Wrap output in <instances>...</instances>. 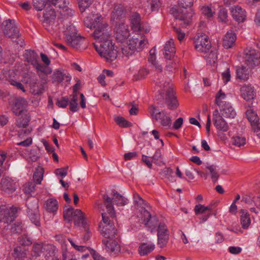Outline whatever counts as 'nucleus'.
<instances>
[{
  "instance_id": "obj_52",
  "label": "nucleus",
  "mask_w": 260,
  "mask_h": 260,
  "mask_svg": "<svg viewBox=\"0 0 260 260\" xmlns=\"http://www.w3.org/2000/svg\"><path fill=\"white\" fill-rule=\"evenodd\" d=\"M81 12H84L92 4L93 0H78Z\"/></svg>"
},
{
  "instance_id": "obj_60",
  "label": "nucleus",
  "mask_w": 260,
  "mask_h": 260,
  "mask_svg": "<svg viewBox=\"0 0 260 260\" xmlns=\"http://www.w3.org/2000/svg\"><path fill=\"white\" fill-rule=\"evenodd\" d=\"M195 0H178V3L182 8L186 9L193 6Z\"/></svg>"
},
{
  "instance_id": "obj_34",
  "label": "nucleus",
  "mask_w": 260,
  "mask_h": 260,
  "mask_svg": "<svg viewBox=\"0 0 260 260\" xmlns=\"http://www.w3.org/2000/svg\"><path fill=\"white\" fill-rule=\"evenodd\" d=\"M237 77L238 78L245 81L249 77V72L248 69L244 66L237 67L236 68Z\"/></svg>"
},
{
  "instance_id": "obj_22",
  "label": "nucleus",
  "mask_w": 260,
  "mask_h": 260,
  "mask_svg": "<svg viewBox=\"0 0 260 260\" xmlns=\"http://www.w3.org/2000/svg\"><path fill=\"white\" fill-rule=\"evenodd\" d=\"M241 96L246 101H251L255 96L253 87L249 85H243L240 89Z\"/></svg>"
},
{
  "instance_id": "obj_1",
  "label": "nucleus",
  "mask_w": 260,
  "mask_h": 260,
  "mask_svg": "<svg viewBox=\"0 0 260 260\" xmlns=\"http://www.w3.org/2000/svg\"><path fill=\"white\" fill-rule=\"evenodd\" d=\"M84 23L87 27L95 29L93 37L100 45L94 44V47L100 56L108 62L115 60L118 52L112 42L111 30L104 18L100 14H91Z\"/></svg>"
},
{
  "instance_id": "obj_49",
  "label": "nucleus",
  "mask_w": 260,
  "mask_h": 260,
  "mask_svg": "<svg viewBox=\"0 0 260 260\" xmlns=\"http://www.w3.org/2000/svg\"><path fill=\"white\" fill-rule=\"evenodd\" d=\"M28 216L32 223L36 226L40 225V215L39 212H29Z\"/></svg>"
},
{
  "instance_id": "obj_33",
  "label": "nucleus",
  "mask_w": 260,
  "mask_h": 260,
  "mask_svg": "<svg viewBox=\"0 0 260 260\" xmlns=\"http://www.w3.org/2000/svg\"><path fill=\"white\" fill-rule=\"evenodd\" d=\"M56 250V247L53 245L44 244L42 255L46 259H48L54 255Z\"/></svg>"
},
{
  "instance_id": "obj_11",
  "label": "nucleus",
  "mask_w": 260,
  "mask_h": 260,
  "mask_svg": "<svg viewBox=\"0 0 260 260\" xmlns=\"http://www.w3.org/2000/svg\"><path fill=\"white\" fill-rule=\"evenodd\" d=\"M213 121L214 125L217 129L218 137L222 138V133L228 131L229 125L225 119L219 113L218 110H215L213 113Z\"/></svg>"
},
{
  "instance_id": "obj_35",
  "label": "nucleus",
  "mask_w": 260,
  "mask_h": 260,
  "mask_svg": "<svg viewBox=\"0 0 260 260\" xmlns=\"http://www.w3.org/2000/svg\"><path fill=\"white\" fill-rule=\"evenodd\" d=\"M102 221L100 223L107 224L108 223L114 224V220L116 218L115 212H103L102 214Z\"/></svg>"
},
{
  "instance_id": "obj_20",
  "label": "nucleus",
  "mask_w": 260,
  "mask_h": 260,
  "mask_svg": "<svg viewBox=\"0 0 260 260\" xmlns=\"http://www.w3.org/2000/svg\"><path fill=\"white\" fill-rule=\"evenodd\" d=\"M174 15L177 19L182 22L180 24L185 27L191 21L192 13L188 12L186 10H183L181 12L176 11L174 13Z\"/></svg>"
},
{
  "instance_id": "obj_27",
  "label": "nucleus",
  "mask_w": 260,
  "mask_h": 260,
  "mask_svg": "<svg viewBox=\"0 0 260 260\" xmlns=\"http://www.w3.org/2000/svg\"><path fill=\"white\" fill-rule=\"evenodd\" d=\"M131 28L134 32H140L141 29V18L140 15L137 13L132 14L130 17Z\"/></svg>"
},
{
  "instance_id": "obj_14",
  "label": "nucleus",
  "mask_w": 260,
  "mask_h": 260,
  "mask_svg": "<svg viewBox=\"0 0 260 260\" xmlns=\"http://www.w3.org/2000/svg\"><path fill=\"white\" fill-rule=\"evenodd\" d=\"M102 244L103 250L112 256H116L120 252V246L115 238L104 239Z\"/></svg>"
},
{
  "instance_id": "obj_5",
  "label": "nucleus",
  "mask_w": 260,
  "mask_h": 260,
  "mask_svg": "<svg viewBox=\"0 0 260 260\" xmlns=\"http://www.w3.org/2000/svg\"><path fill=\"white\" fill-rule=\"evenodd\" d=\"M156 85L160 88L159 90L161 93H164L166 92V103L168 108L170 110L176 109L179 106V103L175 96L172 84L170 82L165 81L162 79L161 81H157Z\"/></svg>"
},
{
  "instance_id": "obj_17",
  "label": "nucleus",
  "mask_w": 260,
  "mask_h": 260,
  "mask_svg": "<svg viewBox=\"0 0 260 260\" xmlns=\"http://www.w3.org/2000/svg\"><path fill=\"white\" fill-rule=\"evenodd\" d=\"M157 231L158 244L160 247H162L168 243L169 232L165 223L159 224Z\"/></svg>"
},
{
  "instance_id": "obj_7",
  "label": "nucleus",
  "mask_w": 260,
  "mask_h": 260,
  "mask_svg": "<svg viewBox=\"0 0 260 260\" xmlns=\"http://www.w3.org/2000/svg\"><path fill=\"white\" fill-rule=\"evenodd\" d=\"M63 217L68 222L74 221L75 225L84 228L87 232L84 239L87 240L89 238L91 234L87 227L88 220L84 217L83 212H63Z\"/></svg>"
},
{
  "instance_id": "obj_26",
  "label": "nucleus",
  "mask_w": 260,
  "mask_h": 260,
  "mask_svg": "<svg viewBox=\"0 0 260 260\" xmlns=\"http://www.w3.org/2000/svg\"><path fill=\"white\" fill-rule=\"evenodd\" d=\"M26 106L27 102L24 98H18L15 100L12 108L13 112L16 115H19L24 110Z\"/></svg>"
},
{
  "instance_id": "obj_32",
  "label": "nucleus",
  "mask_w": 260,
  "mask_h": 260,
  "mask_svg": "<svg viewBox=\"0 0 260 260\" xmlns=\"http://www.w3.org/2000/svg\"><path fill=\"white\" fill-rule=\"evenodd\" d=\"M227 99V95L221 89H220L216 94L215 103L219 108L221 107L226 104H230L226 102Z\"/></svg>"
},
{
  "instance_id": "obj_62",
  "label": "nucleus",
  "mask_w": 260,
  "mask_h": 260,
  "mask_svg": "<svg viewBox=\"0 0 260 260\" xmlns=\"http://www.w3.org/2000/svg\"><path fill=\"white\" fill-rule=\"evenodd\" d=\"M19 242L20 244L28 246L32 243L31 239L27 236L24 235L19 238Z\"/></svg>"
},
{
  "instance_id": "obj_37",
  "label": "nucleus",
  "mask_w": 260,
  "mask_h": 260,
  "mask_svg": "<svg viewBox=\"0 0 260 260\" xmlns=\"http://www.w3.org/2000/svg\"><path fill=\"white\" fill-rule=\"evenodd\" d=\"M155 54V48H154L151 49L149 52V56L148 58V60L149 62L151 63L152 65H153L157 70L159 71H161L162 67L160 64L158 63L157 61L156 60Z\"/></svg>"
},
{
  "instance_id": "obj_28",
  "label": "nucleus",
  "mask_w": 260,
  "mask_h": 260,
  "mask_svg": "<svg viewBox=\"0 0 260 260\" xmlns=\"http://www.w3.org/2000/svg\"><path fill=\"white\" fill-rule=\"evenodd\" d=\"M155 248V245L151 242L143 243L139 247V253L145 256L151 252Z\"/></svg>"
},
{
  "instance_id": "obj_23",
  "label": "nucleus",
  "mask_w": 260,
  "mask_h": 260,
  "mask_svg": "<svg viewBox=\"0 0 260 260\" xmlns=\"http://www.w3.org/2000/svg\"><path fill=\"white\" fill-rule=\"evenodd\" d=\"M176 49L174 47V42L172 39L166 42L164 49V55L167 59H171L175 54Z\"/></svg>"
},
{
  "instance_id": "obj_63",
  "label": "nucleus",
  "mask_w": 260,
  "mask_h": 260,
  "mask_svg": "<svg viewBox=\"0 0 260 260\" xmlns=\"http://www.w3.org/2000/svg\"><path fill=\"white\" fill-rule=\"evenodd\" d=\"M68 168L56 169L54 173L56 176H60L62 178L65 177L67 175Z\"/></svg>"
},
{
  "instance_id": "obj_46",
  "label": "nucleus",
  "mask_w": 260,
  "mask_h": 260,
  "mask_svg": "<svg viewBox=\"0 0 260 260\" xmlns=\"http://www.w3.org/2000/svg\"><path fill=\"white\" fill-rule=\"evenodd\" d=\"M205 57L208 63L210 64L211 66L214 65L217 59V51L215 50H212Z\"/></svg>"
},
{
  "instance_id": "obj_15",
  "label": "nucleus",
  "mask_w": 260,
  "mask_h": 260,
  "mask_svg": "<svg viewBox=\"0 0 260 260\" xmlns=\"http://www.w3.org/2000/svg\"><path fill=\"white\" fill-rule=\"evenodd\" d=\"M115 35L117 42H126L128 38L131 36L128 26L124 22H121L115 27Z\"/></svg>"
},
{
  "instance_id": "obj_36",
  "label": "nucleus",
  "mask_w": 260,
  "mask_h": 260,
  "mask_svg": "<svg viewBox=\"0 0 260 260\" xmlns=\"http://www.w3.org/2000/svg\"><path fill=\"white\" fill-rule=\"evenodd\" d=\"M200 10L202 14L207 18H211L216 12L215 8L211 5L201 6Z\"/></svg>"
},
{
  "instance_id": "obj_48",
  "label": "nucleus",
  "mask_w": 260,
  "mask_h": 260,
  "mask_svg": "<svg viewBox=\"0 0 260 260\" xmlns=\"http://www.w3.org/2000/svg\"><path fill=\"white\" fill-rule=\"evenodd\" d=\"M153 162L157 165L160 166L164 164L163 158L160 150L157 149L151 157Z\"/></svg>"
},
{
  "instance_id": "obj_31",
  "label": "nucleus",
  "mask_w": 260,
  "mask_h": 260,
  "mask_svg": "<svg viewBox=\"0 0 260 260\" xmlns=\"http://www.w3.org/2000/svg\"><path fill=\"white\" fill-rule=\"evenodd\" d=\"M37 81L35 74L31 72L24 74L22 79V82L30 88H32L37 84Z\"/></svg>"
},
{
  "instance_id": "obj_6",
  "label": "nucleus",
  "mask_w": 260,
  "mask_h": 260,
  "mask_svg": "<svg viewBox=\"0 0 260 260\" xmlns=\"http://www.w3.org/2000/svg\"><path fill=\"white\" fill-rule=\"evenodd\" d=\"M57 16V13L55 8L49 3L45 9L43 15V25L46 29L51 33H53L54 30H56V27L58 25H60V22L56 21L55 19Z\"/></svg>"
},
{
  "instance_id": "obj_50",
  "label": "nucleus",
  "mask_w": 260,
  "mask_h": 260,
  "mask_svg": "<svg viewBox=\"0 0 260 260\" xmlns=\"http://www.w3.org/2000/svg\"><path fill=\"white\" fill-rule=\"evenodd\" d=\"M246 116L250 123L259 121V119L256 113L251 108L247 110Z\"/></svg>"
},
{
  "instance_id": "obj_10",
  "label": "nucleus",
  "mask_w": 260,
  "mask_h": 260,
  "mask_svg": "<svg viewBox=\"0 0 260 260\" xmlns=\"http://www.w3.org/2000/svg\"><path fill=\"white\" fill-rule=\"evenodd\" d=\"M149 111L152 118L158 121L162 126L168 127L171 126L172 118L167 115L165 112H160L153 106H151L149 108Z\"/></svg>"
},
{
  "instance_id": "obj_12",
  "label": "nucleus",
  "mask_w": 260,
  "mask_h": 260,
  "mask_svg": "<svg viewBox=\"0 0 260 260\" xmlns=\"http://www.w3.org/2000/svg\"><path fill=\"white\" fill-rule=\"evenodd\" d=\"M51 5L55 8H58L57 13L58 18L59 17H71L73 15V11L68 7L69 2L68 0H48Z\"/></svg>"
},
{
  "instance_id": "obj_56",
  "label": "nucleus",
  "mask_w": 260,
  "mask_h": 260,
  "mask_svg": "<svg viewBox=\"0 0 260 260\" xmlns=\"http://www.w3.org/2000/svg\"><path fill=\"white\" fill-rule=\"evenodd\" d=\"M228 14L226 9L223 8H220L218 14L219 20L221 22H226L228 20Z\"/></svg>"
},
{
  "instance_id": "obj_13",
  "label": "nucleus",
  "mask_w": 260,
  "mask_h": 260,
  "mask_svg": "<svg viewBox=\"0 0 260 260\" xmlns=\"http://www.w3.org/2000/svg\"><path fill=\"white\" fill-rule=\"evenodd\" d=\"M194 45L198 52L207 53L211 48L208 37L205 34H199L194 38Z\"/></svg>"
},
{
  "instance_id": "obj_61",
  "label": "nucleus",
  "mask_w": 260,
  "mask_h": 260,
  "mask_svg": "<svg viewBox=\"0 0 260 260\" xmlns=\"http://www.w3.org/2000/svg\"><path fill=\"white\" fill-rule=\"evenodd\" d=\"M64 74L59 70H57L53 74V79L57 82H61L63 79Z\"/></svg>"
},
{
  "instance_id": "obj_54",
  "label": "nucleus",
  "mask_w": 260,
  "mask_h": 260,
  "mask_svg": "<svg viewBox=\"0 0 260 260\" xmlns=\"http://www.w3.org/2000/svg\"><path fill=\"white\" fill-rule=\"evenodd\" d=\"M48 0H33V6L37 11H41L45 7Z\"/></svg>"
},
{
  "instance_id": "obj_41",
  "label": "nucleus",
  "mask_w": 260,
  "mask_h": 260,
  "mask_svg": "<svg viewBox=\"0 0 260 260\" xmlns=\"http://www.w3.org/2000/svg\"><path fill=\"white\" fill-rule=\"evenodd\" d=\"M123 14V10L121 6H118L114 8L111 16V21L113 22L120 20Z\"/></svg>"
},
{
  "instance_id": "obj_47",
  "label": "nucleus",
  "mask_w": 260,
  "mask_h": 260,
  "mask_svg": "<svg viewBox=\"0 0 260 260\" xmlns=\"http://www.w3.org/2000/svg\"><path fill=\"white\" fill-rule=\"evenodd\" d=\"M3 212H0V215H2ZM4 213L3 219H0L1 221L5 223H9L13 221L16 217L15 212H3Z\"/></svg>"
},
{
  "instance_id": "obj_42",
  "label": "nucleus",
  "mask_w": 260,
  "mask_h": 260,
  "mask_svg": "<svg viewBox=\"0 0 260 260\" xmlns=\"http://www.w3.org/2000/svg\"><path fill=\"white\" fill-rule=\"evenodd\" d=\"M251 223L250 215L248 212H242L241 216V223L243 229H247Z\"/></svg>"
},
{
  "instance_id": "obj_30",
  "label": "nucleus",
  "mask_w": 260,
  "mask_h": 260,
  "mask_svg": "<svg viewBox=\"0 0 260 260\" xmlns=\"http://www.w3.org/2000/svg\"><path fill=\"white\" fill-rule=\"evenodd\" d=\"M242 201L248 204H252L254 203L256 207L254 211L256 210H260V197H254L252 194H245L242 197Z\"/></svg>"
},
{
  "instance_id": "obj_2",
  "label": "nucleus",
  "mask_w": 260,
  "mask_h": 260,
  "mask_svg": "<svg viewBox=\"0 0 260 260\" xmlns=\"http://www.w3.org/2000/svg\"><path fill=\"white\" fill-rule=\"evenodd\" d=\"M70 17H59L58 20L60 25L56 27L57 30H54V32L59 30L65 36L67 43L74 48H77L80 42V37L77 34V29L75 26L69 21Z\"/></svg>"
},
{
  "instance_id": "obj_55",
  "label": "nucleus",
  "mask_w": 260,
  "mask_h": 260,
  "mask_svg": "<svg viewBox=\"0 0 260 260\" xmlns=\"http://www.w3.org/2000/svg\"><path fill=\"white\" fill-rule=\"evenodd\" d=\"M70 109L73 112H77L78 110L77 95L74 94L70 101Z\"/></svg>"
},
{
  "instance_id": "obj_44",
  "label": "nucleus",
  "mask_w": 260,
  "mask_h": 260,
  "mask_svg": "<svg viewBox=\"0 0 260 260\" xmlns=\"http://www.w3.org/2000/svg\"><path fill=\"white\" fill-rule=\"evenodd\" d=\"M114 120L116 124L121 127H128L132 125L131 122L120 116H115Z\"/></svg>"
},
{
  "instance_id": "obj_21",
  "label": "nucleus",
  "mask_w": 260,
  "mask_h": 260,
  "mask_svg": "<svg viewBox=\"0 0 260 260\" xmlns=\"http://www.w3.org/2000/svg\"><path fill=\"white\" fill-rule=\"evenodd\" d=\"M233 19L239 22H243L246 18V12L240 6L236 5L230 8Z\"/></svg>"
},
{
  "instance_id": "obj_19",
  "label": "nucleus",
  "mask_w": 260,
  "mask_h": 260,
  "mask_svg": "<svg viewBox=\"0 0 260 260\" xmlns=\"http://www.w3.org/2000/svg\"><path fill=\"white\" fill-rule=\"evenodd\" d=\"M18 186V184L16 180L12 178L6 177L3 178L1 180L2 189L8 193L14 192Z\"/></svg>"
},
{
  "instance_id": "obj_9",
  "label": "nucleus",
  "mask_w": 260,
  "mask_h": 260,
  "mask_svg": "<svg viewBox=\"0 0 260 260\" xmlns=\"http://www.w3.org/2000/svg\"><path fill=\"white\" fill-rule=\"evenodd\" d=\"M25 60L34 66L38 72L44 73L45 74L51 73V69L46 66L39 63V57L34 51L26 50L23 54Z\"/></svg>"
},
{
  "instance_id": "obj_40",
  "label": "nucleus",
  "mask_w": 260,
  "mask_h": 260,
  "mask_svg": "<svg viewBox=\"0 0 260 260\" xmlns=\"http://www.w3.org/2000/svg\"><path fill=\"white\" fill-rule=\"evenodd\" d=\"M22 155L28 161H36L39 157V154L36 150L26 151Z\"/></svg>"
},
{
  "instance_id": "obj_25",
  "label": "nucleus",
  "mask_w": 260,
  "mask_h": 260,
  "mask_svg": "<svg viewBox=\"0 0 260 260\" xmlns=\"http://www.w3.org/2000/svg\"><path fill=\"white\" fill-rule=\"evenodd\" d=\"M219 113L222 117L228 118H234L236 115V112L231 104H226L225 106L220 107Z\"/></svg>"
},
{
  "instance_id": "obj_38",
  "label": "nucleus",
  "mask_w": 260,
  "mask_h": 260,
  "mask_svg": "<svg viewBox=\"0 0 260 260\" xmlns=\"http://www.w3.org/2000/svg\"><path fill=\"white\" fill-rule=\"evenodd\" d=\"M12 255L15 258L22 259L27 255V250L22 246H17L14 248Z\"/></svg>"
},
{
  "instance_id": "obj_18",
  "label": "nucleus",
  "mask_w": 260,
  "mask_h": 260,
  "mask_svg": "<svg viewBox=\"0 0 260 260\" xmlns=\"http://www.w3.org/2000/svg\"><path fill=\"white\" fill-rule=\"evenodd\" d=\"M99 228L100 233L104 237V239L115 238L116 230L114 224H103V223H100Z\"/></svg>"
},
{
  "instance_id": "obj_8",
  "label": "nucleus",
  "mask_w": 260,
  "mask_h": 260,
  "mask_svg": "<svg viewBox=\"0 0 260 260\" xmlns=\"http://www.w3.org/2000/svg\"><path fill=\"white\" fill-rule=\"evenodd\" d=\"M140 213L143 223L151 232H155L156 228H158L160 223H164L155 212H140Z\"/></svg>"
},
{
  "instance_id": "obj_29",
  "label": "nucleus",
  "mask_w": 260,
  "mask_h": 260,
  "mask_svg": "<svg viewBox=\"0 0 260 260\" xmlns=\"http://www.w3.org/2000/svg\"><path fill=\"white\" fill-rule=\"evenodd\" d=\"M236 40V35L232 30L228 31L223 42V45L225 48L229 49L233 46Z\"/></svg>"
},
{
  "instance_id": "obj_64",
  "label": "nucleus",
  "mask_w": 260,
  "mask_h": 260,
  "mask_svg": "<svg viewBox=\"0 0 260 260\" xmlns=\"http://www.w3.org/2000/svg\"><path fill=\"white\" fill-rule=\"evenodd\" d=\"M91 255H92L94 260H107L105 257H103L97 253L94 250L88 249Z\"/></svg>"
},
{
  "instance_id": "obj_51",
  "label": "nucleus",
  "mask_w": 260,
  "mask_h": 260,
  "mask_svg": "<svg viewBox=\"0 0 260 260\" xmlns=\"http://www.w3.org/2000/svg\"><path fill=\"white\" fill-rule=\"evenodd\" d=\"M209 170L211 177L214 182L217 180L218 178V172L216 166L214 165H211L207 167Z\"/></svg>"
},
{
  "instance_id": "obj_16",
  "label": "nucleus",
  "mask_w": 260,
  "mask_h": 260,
  "mask_svg": "<svg viewBox=\"0 0 260 260\" xmlns=\"http://www.w3.org/2000/svg\"><path fill=\"white\" fill-rule=\"evenodd\" d=\"M2 25L4 27L3 31L6 36L12 39L17 38L19 36V30L14 20L4 21Z\"/></svg>"
},
{
  "instance_id": "obj_53",
  "label": "nucleus",
  "mask_w": 260,
  "mask_h": 260,
  "mask_svg": "<svg viewBox=\"0 0 260 260\" xmlns=\"http://www.w3.org/2000/svg\"><path fill=\"white\" fill-rule=\"evenodd\" d=\"M44 244H35L33 246V256H40L42 254V251L43 250Z\"/></svg>"
},
{
  "instance_id": "obj_4",
  "label": "nucleus",
  "mask_w": 260,
  "mask_h": 260,
  "mask_svg": "<svg viewBox=\"0 0 260 260\" xmlns=\"http://www.w3.org/2000/svg\"><path fill=\"white\" fill-rule=\"evenodd\" d=\"M104 206L108 211H116L128 203V200L117 191H113L111 197L108 194L103 196Z\"/></svg>"
},
{
  "instance_id": "obj_3",
  "label": "nucleus",
  "mask_w": 260,
  "mask_h": 260,
  "mask_svg": "<svg viewBox=\"0 0 260 260\" xmlns=\"http://www.w3.org/2000/svg\"><path fill=\"white\" fill-rule=\"evenodd\" d=\"M148 41L147 38L140 32H134L126 42V47L122 49V53L127 56H129L136 52L142 51Z\"/></svg>"
},
{
  "instance_id": "obj_58",
  "label": "nucleus",
  "mask_w": 260,
  "mask_h": 260,
  "mask_svg": "<svg viewBox=\"0 0 260 260\" xmlns=\"http://www.w3.org/2000/svg\"><path fill=\"white\" fill-rule=\"evenodd\" d=\"M221 78L223 82L226 84L231 80V76L230 73V69L227 68L226 70L221 73Z\"/></svg>"
},
{
  "instance_id": "obj_45",
  "label": "nucleus",
  "mask_w": 260,
  "mask_h": 260,
  "mask_svg": "<svg viewBox=\"0 0 260 260\" xmlns=\"http://www.w3.org/2000/svg\"><path fill=\"white\" fill-rule=\"evenodd\" d=\"M46 208L48 211H56L58 210V202L56 200L50 199L47 201Z\"/></svg>"
},
{
  "instance_id": "obj_43",
  "label": "nucleus",
  "mask_w": 260,
  "mask_h": 260,
  "mask_svg": "<svg viewBox=\"0 0 260 260\" xmlns=\"http://www.w3.org/2000/svg\"><path fill=\"white\" fill-rule=\"evenodd\" d=\"M44 169L41 167H38L36 168L34 174V181L38 183L41 184L43 178Z\"/></svg>"
},
{
  "instance_id": "obj_57",
  "label": "nucleus",
  "mask_w": 260,
  "mask_h": 260,
  "mask_svg": "<svg viewBox=\"0 0 260 260\" xmlns=\"http://www.w3.org/2000/svg\"><path fill=\"white\" fill-rule=\"evenodd\" d=\"M214 204H211L208 206H204L201 204L197 205L194 208V211H211L214 209L213 205Z\"/></svg>"
},
{
  "instance_id": "obj_39",
  "label": "nucleus",
  "mask_w": 260,
  "mask_h": 260,
  "mask_svg": "<svg viewBox=\"0 0 260 260\" xmlns=\"http://www.w3.org/2000/svg\"><path fill=\"white\" fill-rule=\"evenodd\" d=\"M231 142L233 145L240 147L246 144V139L242 135H237L232 137Z\"/></svg>"
},
{
  "instance_id": "obj_59",
  "label": "nucleus",
  "mask_w": 260,
  "mask_h": 260,
  "mask_svg": "<svg viewBox=\"0 0 260 260\" xmlns=\"http://www.w3.org/2000/svg\"><path fill=\"white\" fill-rule=\"evenodd\" d=\"M35 185L32 182L25 183L23 187V192L26 194H29L35 190Z\"/></svg>"
},
{
  "instance_id": "obj_24",
  "label": "nucleus",
  "mask_w": 260,
  "mask_h": 260,
  "mask_svg": "<svg viewBox=\"0 0 260 260\" xmlns=\"http://www.w3.org/2000/svg\"><path fill=\"white\" fill-rule=\"evenodd\" d=\"M134 203L139 211H149L152 210L151 207L147 204L137 193L134 194Z\"/></svg>"
}]
</instances>
